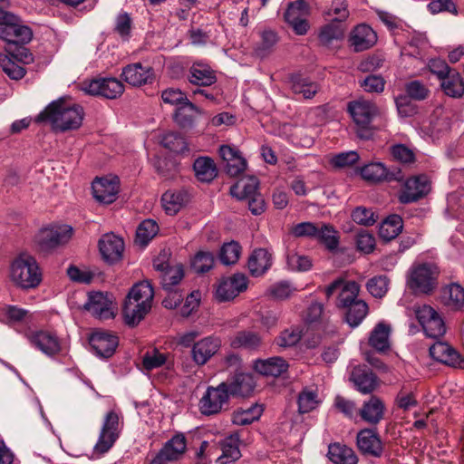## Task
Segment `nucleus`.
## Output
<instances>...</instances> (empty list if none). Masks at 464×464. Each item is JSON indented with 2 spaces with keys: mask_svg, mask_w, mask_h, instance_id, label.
Instances as JSON below:
<instances>
[{
  "mask_svg": "<svg viewBox=\"0 0 464 464\" xmlns=\"http://www.w3.org/2000/svg\"><path fill=\"white\" fill-rule=\"evenodd\" d=\"M84 111L79 104L65 98L51 102L35 119L36 122H48L56 131H67L81 127Z\"/></svg>",
  "mask_w": 464,
  "mask_h": 464,
  "instance_id": "1",
  "label": "nucleus"
},
{
  "mask_svg": "<svg viewBox=\"0 0 464 464\" xmlns=\"http://www.w3.org/2000/svg\"><path fill=\"white\" fill-rule=\"evenodd\" d=\"M11 280L23 289L36 287L42 281V274L35 258L23 253L11 264Z\"/></svg>",
  "mask_w": 464,
  "mask_h": 464,
  "instance_id": "2",
  "label": "nucleus"
},
{
  "mask_svg": "<svg viewBox=\"0 0 464 464\" xmlns=\"http://www.w3.org/2000/svg\"><path fill=\"white\" fill-rule=\"evenodd\" d=\"M33 38V31L23 24L22 20L15 14L0 7V39L9 44H26Z\"/></svg>",
  "mask_w": 464,
  "mask_h": 464,
  "instance_id": "3",
  "label": "nucleus"
},
{
  "mask_svg": "<svg viewBox=\"0 0 464 464\" xmlns=\"http://www.w3.org/2000/svg\"><path fill=\"white\" fill-rule=\"evenodd\" d=\"M439 274L434 265H418L411 269L407 285L415 295H431L438 287Z\"/></svg>",
  "mask_w": 464,
  "mask_h": 464,
  "instance_id": "4",
  "label": "nucleus"
},
{
  "mask_svg": "<svg viewBox=\"0 0 464 464\" xmlns=\"http://www.w3.org/2000/svg\"><path fill=\"white\" fill-rule=\"evenodd\" d=\"M72 235L71 227H52L41 229L35 236L38 251L48 253L61 245L67 243Z\"/></svg>",
  "mask_w": 464,
  "mask_h": 464,
  "instance_id": "5",
  "label": "nucleus"
},
{
  "mask_svg": "<svg viewBox=\"0 0 464 464\" xmlns=\"http://www.w3.org/2000/svg\"><path fill=\"white\" fill-rule=\"evenodd\" d=\"M228 400L226 382H221L217 387L209 386L199 401L200 412L206 416L218 414L228 404Z\"/></svg>",
  "mask_w": 464,
  "mask_h": 464,
  "instance_id": "6",
  "label": "nucleus"
},
{
  "mask_svg": "<svg viewBox=\"0 0 464 464\" xmlns=\"http://www.w3.org/2000/svg\"><path fill=\"white\" fill-rule=\"evenodd\" d=\"M362 178L372 183H379L382 181H401L404 178L400 168L394 167L387 169L381 162H372L364 165L360 169Z\"/></svg>",
  "mask_w": 464,
  "mask_h": 464,
  "instance_id": "7",
  "label": "nucleus"
},
{
  "mask_svg": "<svg viewBox=\"0 0 464 464\" xmlns=\"http://www.w3.org/2000/svg\"><path fill=\"white\" fill-rule=\"evenodd\" d=\"M335 292L339 293L336 305L343 309L359 299L360 285L355 281L337 278L325 288L326 297L330 298Z\"/></svg>",
  "mask_w": 464,
  "mask_h": 464,
  "instance_id": "8",
  "label": "nucleus"
},
{
  "mask_svg": "<svg viewBox=\"0 0 464 464\" xmlns=\"http://www.w3.org/2000/svg\"><path fill=\"white\" fill-rule=\"evenodd\" d=\"M430 191V183L426 175H417L408 179L403 189L399 194V201L402 204L417 202Z\"/></svg>",
  "mask_w": 464,
  "mask_h": 464,
  "instance_id": "9",
  "label": "nucleus"
},
{
  "mask_svg": "<svg viewBox=\"0 0 464 464\" xmlns=\"http://www.w3.org/2000/svg\"><path fill=\"white\" fill-rule=\"evenodd\" d=\"M118 433L119 415L111 411L105 417L99 440L94 447V451L100 454L107 452L118 439Z\"/></svg>",
  "mask_w": 464,
  "mask_h": 464,
  "instance_id": "10",
  "label": "nucleus"
},
{
  "mask_svg": "<svg viewBox=\"0 0 464 464\" xmlns=\"http://www.w3.org/2000/svg\"><path fill=\"white\" fill-rule=\"evenodd\" d=\"M99 251L102 259L113 265L122 259L124 251L123 239L113 233L104 234L98 243Z\"/></svg>",
  "mask_w": 464,
  "mask_h": 464,
  "instance_id": "11",
  "label": "nucleus"
},
{
  "mask_svg": "<svg viewBox=\"0 0 464 464\" xmlns=\"http://www.w3.org/2000/svg\"><path fill=\"white\" fill-rule=\"evenodd\" d=\"M308 14V5L304 0H296L288 5L285 19L297 34H304L308 30L305 16Z\"/></svg>",
  "mask_w": 464,
  "mask_h": 464,
  "instance_id": "12",
  "label": "nucleus"
},
{
  "mask_svg": "<svg viewBox=\"0 0 464 464\" xmlns=\"http://www.w3.org/2000/svg\"><path fill=\"white\" fill-rule=\"evenodd\" d=\"M86 92L91 95L116 99L124 92V85L116 78L95 79L88 84Z\"/></svg>",
  "mask_w": 464,
  "mask_h": 464,
  "instance_id": "13",
  "label": "nucleus"
},
{
  "mask_svg": "<svg viewBox=\"0 0 464 464\" xmlns=\"http://www.w3.org/2000/svg\"><path fill=\"white\" fill-rule=\"evenodd\" d=\"M93 197L103 204H111L116 200L119 192V179L96 178L92 185Z\"/></svg>",
  "mask_w": 464,
  "mask_h": 464,
  "instance_id": "14",
  "label": "nucleus"
},
{
  "mask_svg": "<svg viewBox=\"0 0 464 464\" xmlns=\"http://www.w3.org/2000/svg\"><path fill=\"white\" fill-rule=\"evenodd\" d=\"M356 443L362 454L379 458L383 452L382 442L374 430L363 429L357 433Z\"/></svg>",
  "mask_w": 464,
  "mask_h": 464,
  "instance_id": "15",
  "label": "nucleus"
},
{
  "mask_svg": "<svg viewBox=\"0 0 464 464\" xmlns=\"http://www.w3.org/2000/svg\"><path fill=\"white\" fill-rule=\"evenodd\" d=\"M219 155L222 160L223 168L228 176L237 177L246 169V160L237 149L228 145H222L219 148Z\"/></svg>",
  "mask_w": 464,
  "mask_h": 464,
  "instance_id": "16",
  "label": "nucleus"
},
{
  "mask_svg": "<svg viewBox=\"0 0 464 464\" xmlns=\"http://www.w3.org/2000/svg\"><path fill=\"white\" fill-rule=\"evenodd\" d=\"M430 354L434 360L446 365L464 369V359L447 343H435L430 348Z\"/></svg>",
  "mask_w": 464,
  "mask_h": 464,
  "instance_id": "17",
  "label": "nucleus"
},
{
  "mask_svg": "<svg viewBox=\"0 0 464 464\" xmlns=\"http://www.w3.org/2000/svg\"><path fill=\"white\" fill-rule=\"evenodd\" d=\"M357 390L364 394L373 392L379 386L378 377L366 366H355L350 376Z\"/></svg>",
  "mask_w": 464,
  "mask_h": 464,
  "instance_id": "18",
  "label": "nucleus"
},
{
  "mask_svg": "<svg viewBox=\"0 0 464 464\" xmlns=\"http://www.w3.org/2000/svg\"><path fill=\"white\" fill-rule=\"evenodd\" d=\"M84 308L94 317L105 320L114 316L112 312V301L108 295L97 292L89 295V301L84 304Z\"/></svg>",
  "mask_w": 464,
  "mask_h": 464,
  "instance_id": "19",
  "label": "nucleus"
},
{
  "mask_svg": "<svg viewBox=\"0 0 464 464\" xmlns=\"http://www.w3.org/2000/svg\"><path fill=\"white\" fill-rule=\"evenodd\" d=\"M89 343L98 356L109 358L115 353L118 338L109 333L96 332L90 336Z\"/></svg>",
  "mask_w": 464,
  "mask_h": 464,
  "instance_id": "20",
  "label": "nucleus"
},
{
  "mask_svg": "<svg viewBox=\"0 0 464 464\" xmlns=\"http://www.w3.org/2000/svg\"><path fill=\"white\" fill-rule=\"evenodd\" d=\"M30 343L44 353L52 356L61 351L58 337L47 331H36L27 334Z\"/></svg>",
  "mask_w": 464,
  "mask_h": 464,
  "instance_id": "21",
  "label": "nucleus"
},
{
  "mask_svg": "<svg viewBox=\"0 0 464 464\" xmlns=\"http://www.w3.org/2000/svg\"><path fill=\"white\" fill-rule=\"evenodd\" d=\"M221 340L218 337H206L195 343L192 348V357L198 365L205 364L220 348Z\"/></svg>",
  "mask_w": 464,
  "mask_h": 464,
  "instance_id": "22",
  "label": "nucleus"
},
{
  "mask_svg": "<svg viewBox=\"0 0 464 464\" xmlns=\"http://www.w3.org/2000/svg\"><path fill=\"white\" fill-rule=\"evenodd\" d=\"M151 67H143L140 63L125 66L121 72L123 80L132 86H141L153 79Z\"/></svg>",
  "mask_w": 464,
  "mask_h": 464,
  "instance_id": "23",
  "label": "nucleus"
},
{
  "mask_svg": "<svg viewBox=\"0 0 464 464\" xmlns=\"http://www.w3.org/2000/svg\"><path fill=\"white\" fill-rule=\"evenodd\" d=\"M225 382L229 396H250L256 387V382L250 373H237L231 380Z\"/></svg>",
  "mask_w": 464,
  "mask_h": 464,
  "instance_id": "24",
  "label": "nucleus"
},
{
  "mask_svg": "<svg viewBox=\"0 0 464 464\" xmlns=\"http://www.w3.org/2000/svg\"><path fill=\"white\" fill-rule=\"evenodd\" d=\"M349 111L356 125L370 124L372 119L379 114L378 107L369 101H357L349 104Z\"/></svg>",
  "mask_w": 464,
  "mask_h": 464,
  "instance_id": "25",
  "label": "nucleus"
},
{
  "mask_svg": "<svg viewBox=\"0 0 464 464\" xmlns=\"http://www.w3.org/2000/svg\"><path fill=\"white\" fill-rule=\"evenodd\" d=\"M376 33L366 24L356 26L350 37V42L355 52L365 51L375 44Z\"/></svg>",
  "mask_w": 464,
  "mask_h": 464,
  "instance_id": "26",
  "label": "nucleus"
},
{
  "mask_svg": "<svg viewBox=\"0 0 464 464\" xmlns=\"http://www.w3.org/2000/svg\"><path fill=\"white\" fill-rule=\"evenodd\" d=\"M259 180L254 176L243 178L230 188V194L238 200L255 197L259 192Z\"/></svg>",
  "mask_w": 464,
  "mask_h": 464,
  "instance_id": "27",
  "label": "nucleus"
},
{
  "mask_svg": "<svg viewBox=\"0 0 464 464\" xmlns=\"http://www.w3.org/2000/svg\"><path fill=\"white\" fill-rule=\"evenodd\" d=\"M247 265L252 276H262L272 265L271 254L265 248L256 249L249 256Z\"/></svg>",
  "mask_w": 464,
  "mask_h": 464,
  "instance_id": "28",
  "label": "nucleus"
},
{
  "mask_svg": "<svg viewBox=\"0 0 464 464\" xmlns=\"http://www.w3.org/2000/svg\"><path fill=\"white\" fill-rule=\"evenodd\" d=\"M384 404L382 400L376 396H372L371 399L364 402L359 411L361 418L370 423L376 425L383 418Z\"/></svg>",
  "mask_w": 464,
  "mask_h": 464,
  "instance_id": "29",
  "label": "nucleus"
},
{
  "mask_svg": "<svg viewBox=\"0 0 464 464\" xmlns=\"http://www.w3.org/2000/svg\"><path fill=\"white\" fill-rule=\"evenodd\" d=\"M151 304H137L130 300H125L122 314L126 324L129 326H136L150 311Z\"/></svg>",
  "mask_w": 464,
  "mask_h": 464,
  "instance_id": "30",
  "label": "nucleus"
},
{
  "mask_svg": "<svg viewBox=\"0 0 464 464\" xmlns=\"http://www.w3.org/2000/svg\"><path fill=\"white\" fill-rule=\"evenodd\" d=\"M257 372L266 376H280L288 369V363L281 357H272L266 360H257L255 362Z\"/></svg>",
  "mask_w": 464,
  "mask_h": 464,
  "instance_id": "31",
  "label": "nucleus"
},
{
  "mask_svg": "<svg viewBox=\"0 0 464 464\" xmlns=\"http://www.w3.org/2000/svg\"><path fill=\"white\" fill-rule=\"evenodd\" d=\"M188 201V193L183 190L166 191L161 197V203L168 215H176Z\"/></svg>",
  "mask_w": 464,
  "mask_h": 464,
  "instance_id": "32",
  "label": "nucleus"
},
{
  "mask_svg": "<svg viewBox=\"0 0 464 464\" xmlns=\"http://www.w3.org/2000/svg\"><path fill=\"white\" fill-rule=\"evenodd\" d=\"M188 81L198 86H210L216 82L214 71L207 64L194 63L189 69Z\"/></svg>",
  "mask_w": 464,
  "mask_h": 464,
  "instance_id": "33",
  "label": "nucleus"
},
{
  "mask_svg": "<svg viewBox=\"0 0 464 464\" xmlns=\"http://www.w3.org/2000/svg\"><path fill=\"white\" fill-rule=\"evenodd\" d=\"M187 448L186 438L183 434H177L168 440L159 451L169 461H175L180 459Z\"/></svg>",
  "mask_w": 464,
  "mask_h": 464,
  "instance_id": "34",
  "label": "nucleus"
},
{
  "mask_svg": "<svg viewBox=\"0 0 464 464\" xmlns=\"http://www.w3.org/2000/svg\"><path fill=\"white\" fill-rule=\"evenodd\" d=\"M201 113L200 110L190 102H185L179 106L174 114L177 124L183 129L191 128L196 118Z\"/></svg>",
  "mask_w": 464,
  "mask_h": 464,
  "instance_id": "35",
  "label": "nucleus"
},
{
  "mask_svg": "<svg viewBox=\"0 0 464 464\" xmlns=\"http://www.w3.org/2000/svg\"><path fill=\"white\" fill-rule=\"evenodd\" d=\"M328 458L334 464H357L355 452L345 445L334 443L329 445Z\"/></svg>",
  "mask_w": 464,
  "mask_h": 464,
  "instance_id": "36",
  "label": "nucleus"
},
{
  "mask_svg": "<svg viewBox=\"0 0 464 464\" xmlns=\"http://www.w3.org/2000/svg\"><path fill=\"white\" fill-rule=\"evenodd\" d=\"M262 343L261 336L255 332L243 330L236 333L230 341V345L235 348H244L248 350L257 349Z\"/></svg>",
  "mask_w": 464,
  "mask_h": 464,
  "instance_id": "37",
  "label": "nucleus"
},
{
  "mask_svg": "<svg viewBox=\"0 0 464 464\" xmlns=\"http://www.w3.org/2000/svg\"><path fill=\"white\" fill-rule=\"evenodd\" d=\"M290 83L293 92L296 94H302L304 99L313 98L319 90L316 82H311L300 74L291 75Z\"/></svg>",
  "mask_w": 464,
  "mask_h": 464,
  "instance_id": "38",
  "label": "nucleus"
},
{
  "mask_svg": "<svg viewBox=\"0 0 464 464\" xmlns=\"http://www.w3.org/2000/svg\"><path fill=\"white\" fill-rule=\"evenodd\" d=\"M239 435L234 433L222 442V455L217 459L218 464H227L241 457L238 448Z\"/></svg>",
  "mask_w": 464,
  "mask_h": 464,
  "instance_id": "39",
  "label": "nucleus"
},
{
  "mask_svg": "<svg viewBox=\"0 0 464 464\" xmlns=\"http://www.w3.org/2000/svg\"><path fill=\"white\" fill-rule=\"evenodd\" d=\"M153 296L154 291L149 281H142L131 287L125 300H130L137 304H151Z\"/></svg>",
  "mask_w": 464,
  "mask_h": 464,
  "instance_id": "40",
  "label": "nucleus"
},
{
  "mask_svg": "<svg viewBox=\"0 0 464 464\" xmlns=\"http://www.w3.org/2000/svg\"><path fill=\"white\" fill-rule=\"evenodd\" d=\"M402 218L396 214L389 216L379 227V236L384 241L395 238L402 230Z\"/></svg>",
  "mask_w": 464,
  "mask_h": 464,
  "instance_id": "41",
  "label": "nucleus"
},
{
  "mask_svg": "<svg viewBox=\"0 0 464 464\" xmlns=\"http://www.w3.org/2000/svg\"><path fill=\"white\" fill-rule=\"evenodd\" d=\"M442 298L447 306L459 310L464 306V288L459 284H450L443 288Z\"/></svg>",
  "mask_w": 464,
  "mask_h": 464,
  "instance_id": "42",
  "label": "nucleus"
},
{
  "mask_svg": "<svg viewBox=\"0 0 464 464\" xmlns=\"http://www.w3.org/2000/svg\"><path fill=\"white\" fill-rule=\"evenodd\" d=\"M197 178L204 182L213 180L218 172L214 161L208 157H200L197 159L193 165Z\"/></svg>",
  "mask_w": 464,
  "mask_h": 464,
  "instance_id": "43",
  "label": "nucleus"
},
{
  "mask_svg": "<svg viewBox=\"0 0 464 464\" xmlns=\"http://www.w3.org/2000/svg\"><path fill=\"white\" fill-rule=\"evenodd\" d=\"M390 327L382 323L378 324L372 332L369 344L379 352H385L390 348Z\"/></svg>",
  "mask_w": 464,
  "mask_h": 464,
  "instance_id": "44",
  "label": "nucleus"
},
{
  "mask_svg": "<svg viewBox=\"0 0 464 464\" xmlns=\"http://www.w3.org/2000/svg\"><path fill=\"white\" fill-rule=\"evenodd\" d=\"M345 319L351 326H357L368 314V304L362 299L345 306Z\"/></svg>",
  "mask_w": 464,
  "mask_h": 464,
  "instance_id": "45",
  "label": "nucleus"
},
{
  "mask_svg": "<svg viewBox=\"0 0 464 464\" xmlns=\"http://www.w3.org/2000/svg\"><path fill=\"white\" fill-rule=\"evenodd\" d=\"M263 412L261 405L253 404L247 409H238L233 413L232 421L236 425H249L257 420Z\"/></svg>",
  "mask_w": 464,
  "mask_h": 464,
  "instance_id": "46",
  "label": "nucleus"
},
{
  "mask_svg": "<svg viewBox=\"0 0 464 464\" xmlns=\"http://www.w3.org/2000/svg\"><path fill=\"white\" fill-rule=\"evenodd\" d=\"M159 232V226L153 219L143 220L136 230V244L145 246Z\"/></svg>",
  "mask_w": 464,
  "mask_h": 464,
  "instance_id": "47",
  "label": "nucleus"
},
{
  "mask_svg": "<svg viewBox=\"0 0 464 464\" xmlns=\"http://www.w3.org/2000/svg\"><path fill=\"white\" fill-rule=\"evenodd\" d=\"M441 87L447 95L454 98L460 97L464 93V82L456 71L442 81Z\"/></svg>",
  "mask_w": 464,
  "mask_h": 464,
  "instance_id": "48",
  "label": "nucleus"
},
{
  "mask_svg": "<svg viewBox=\"0 0 464 464\" xmlns=\"http://www.w3.org/2000/svg\"><path fill=\"white\" fill-rule=\"evenodd\" d=\"M184 277L182 265H177L160 273V284L165 291L171 290Z\"/></svg>",
  "mask_w": 464,
  "mask_h": 464,
  "instance_id": "49",
  "label": "nucleus"
},
{
  "mask_svg": "<svg viewBox=\"0 0 464 464\" xmlns=\"http://www.w3.org/2000/svg\"><path fill=\"white\" fill-rule=\"evenodd\" d=\"M315 239L324 244L329 250L335 249L339 244L337 231L334 230L333 226L323 223H319Z\"/></svg>",
  "mask_w": 464,
  "mask_h": 464,
  "instance_id": "50",
  "label": "nucleus"
},
{
  "mask_svg": "<svg viewBox=\"0 0 464 464\" xmlns=\"http://www.w3.org/2000/svg\"><path fill=\"white\" fill-rule=\"evenodd\" d=\"M0 66L5 73L12 80H20L25 75V69L17 64L9 55L0 54Z\"/></svg>",
  "mask_w": 464,
  "mask_h": 464,
  "instance_id": "51",
  "label": "nucleus"
},
{
  "mask_svg": "<svg viewBox=\"0 0 464 464\" xmlns=\"http://www.w3.org/2000/svg\"><path fill=\"white\" fill-rule=\"evenodd\" d=\"M343 32L344 27L343 24L332 21V23L322 29L319 34V40L322 44L328 45L333 40L343 38Z\"/></svg>",
  "mask_w": 464,
  "mask_h": 464,
  "instance_id": "52",
  "label": "nucleus"
},
{
  "mask_svg": "<svg viewBox=\"0 0 464 464\" xmlns=\"http://www.w3.org/2000/svg\"><path fill=\"white\" fill-rule=\"evenodd\" d=\"M161 144L175 153H183L188 150V144L185 139L177 132H169L163 136Z\"/></svg>",
  "mask_w": 464,
  "mask_h": 464,
  "instance_id": "53",
  "label": "nucleus"
},
{
  "mask_svg": "<svg viewBox=\"0 0 464 464\" xmlns=\"http://www.w3.org/2000/svg\"><path fill=\"white\" fill-rule=\"evenodd\" d=\"M241 253V246L236 241L225 243L219 253L220 261L224 265H233L237 262Z\"/></svg>",
  "mask_w": 464,
  "mask_h": 464,
  "instance_id": "54",
  "label": "nucleus"
},
{
  "mask_svg": "<svg viewBox=\"0 0 464 464\" xmlns=\"http://www.w3.org/2000/svg\"><path fill=\"white\" fill-rule=\"evenodd\" d=\"M389 278L386 276H377L370 280L366 284L367 290L369 293L377 298H382L385 295L388 291Z\"/></svg>",
  "mask_w": 464,
  "mask_h": 464,
  "instance_id": "55",
  "label": "nucleus"
},
{
  "mask_svg": "<svg viewBox=\"0 0 464 464\" xmlns=\"http://www.w3.org/2000/svg\"><path fill=\"white\" fill-rule=\"evenodd\" d=\"M214 265V256L209 252H198L192 263V269L198 274L208 272Z\"/></svg>",
  "mask_w": 464,
  "mask_h": 464,
  "instance_id": "56",
  "label": "nucleus"
},
{
  "mask_svg": "<svg viewBox=\"0 0 464 464\" xmlns=\"http://www.w3.org/2000/svg\"><path fill=\"white\" fill-rule=\"evenodd\" d=\"M287 265L290 269L298 272L308 271L313 264L309 256L292 252L287 255Z\"/></svg>",
  "mask_w": 464,
  "mask_h": 464,
  "instance_id": "57",
  "label": "nucleus"
},
{
  "mask_svg": "<svg viewBox=\"0 0 464 464\" xmlns=\"http://www.w3.org/2000/svg\"><path fill=\"white\" fill-rule=\"evenodd\" d=\"M426 335L430 338H438L443 336L446 333L445 324L439 314L431 320L426 323L423 327Z\"/></svg>",
  "mask_w": 464,
  "mask_h": 464,
  "instance_id": "58",
  "label": "nucleus"
},
{
  "mask_svg": "<svg viewBox=\"0 0 464 464\" xmlns=\"http://www.w3.org/2000/svg\"><path fill=\"white\" fill-rule=\"evenodd\" d=\"M317 404V394L314 392L304 390L298 396V411L300 413L311 411Z\"/></svg>",
  "mask_w": 464,
  "mask_h": 464,
  "instance_id": "59",
  "label": "nucleus"
},
{
  "mask_svg": "<svg viewBox=\"0 0 464 464\" xmlns=\"http://www.w3.org/2000/svg\"><path fill=\"white\" fill-rule=\"evenodd\" d=\"M155 168L159 175L165 179H174L178 174V166L171 160L159 159L155 162Z\"/></svg>",
  "mask_w": 464,
  "mask_h": 464,
  "instance_id": "60",
  "label": "nucleus"
},
{
  "mask_svg": "<svg viewBox=\"0 0 464 464\" xmlns=\"http://www.w3.org/2000/svg\"><path fill=\"white\" fill-rule=\"evenodd\" d=\"M167 357L164 353H160L154 349L151 352H147L142 358L143 367L148 370H153L162 366L166 362Z\"/></svg>",
  "mask_w": 464,
  "mask_h": 464,
  "instance_id": "61",
  "label": "nucleus"
},
{
  "mask_svg": "<svg viewBox=\"0 0 464 464\" xmlns=\"http://www.w3.org/2000/svg\"><path fill=\"white\" fill-rule=\"evenodd\" d=\"M406 95L416 101H422L429 94L428 88L420 81H411L405 86Z\"/></svg>",
  "mask_w": 464,
  "mask_h": 464,
  "instance_id": "62",
  "label": "nucleus"
},
{
  "mask_svg": "<svg viewBox=\"0 0 464 464\" xmlns=\"http://www.w3.org/2000/svg\"><path fill=\"white\" fill-rule=\"evenodd\" d=\"M238 295L239 291L227 279L223 280L219 284L216 292V297L220 302L232 300Z\"/></svg>",
  "mask_w": 464,
  "mask_h": 464,
  "instance_id": "63",
  "label": "nucleus"
},
{
  "mask_svg": "<svg viewBox=\"0 0 464 464\" xmlns=\"http://www.w3.org/2000/svg\"><path fill=\"white\" fill-rule=\"evenodd\" d=\"M360 157L356 151L351 150L348 152H342L331 160V164L335 168L350 167L358 162Z\"/></svg>",
  "mask_w": 464,
  "mask_h": 464,
  "instance_id": "64",
  "label": "nucleus"
}]
</instances>
